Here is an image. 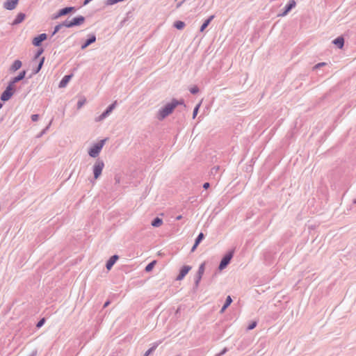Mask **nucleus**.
<instances>
[{
	"label": "nucleus",
	"mask_w": 356,
	"mask_h": 356,
	"mask_svg": "<svg viewBox=\"0 0 356 356\" xmlns=\"http://www.w3.org/2000/svg\"><path fill=\"white\" fill-rule=\"evenodd\" d=\"M184 104V100H176L172 99L170 103L167 104L163 108H161L158 114H157V118L159 120H163L165 117L169 115L170 113H172L174 109L178 106V105H183Z\"/></svg>",
	"instance_id": "obj_1"
},
{
	"label": "nucleus",
	"mask_w": 356,
	"mask_h": 356,
	"mask_svg": "<svg viewBox=\"0 0 356 356\" xmlns=\"http://www.w3.org/2000/svg\"><path fill=\"white\" fill-rule=\"evenodd\" d=\"M106 139H104L98 142L97 143L95 144L89 150L88 154L91 157H97L101 149H102L103 146L105 144Z\"/></svg>",
	"instance_id": "obj_2"
},
{
	"label": "nucleus",
	"mask_w": 356,
	"mask_h": 356,
	"mask_svg": "<svg viewBox=\"0 0 356 356\" xmlns=\"http://www.w3.org/2000/svg\"><path fill=\"white\" fill-rule=\"evenodd\" d=\"M85 21V18L83 16H79L73 18L72 20H66L63 22V26L67 28H70L74 26H79L83 24Z\"/></svg>",
	"instance_id": "obj_3"
},
{
	"label": "nucleus",
	"mask_w": 356,
	"mask_h": 356,
	"mask_svg": "<svg viewBox=\"0 0 356 356\" xmlns=\"http://www.w3.org/2000/svg\"><path fill=\"white\" fill-rule=\"evenodd\" d=\"M104 167V163L102 161H97L93 166V173L94 177L95 179H98L101 175L103 168Z\"/></svg>",
	"instance_id": "obj_4"
},
{
	"label": "nucleus",
	"mask_w": 356,
	"mask_h": 356,
	"mask_svg": "<svg viewBox=\"0 0 356 356\" xmlns=\"http://www.w3.org/2000/svg\"><path fill=\"white\" fill-rule=\"evenodd\" d=\"M15 91V86L13 83H9L5 91L2 93L1 99L2 101H8L13 95Z\"/></svg>",
	"instance_id": "obj_5"
},
{
	"label": "nucleus",
	"mask_w": 356,
	"mask_h": 356,
	"mask_svg": "<svg viewBox=\"0 0 356 356\" xmlns=\"http://www.w3.org/2000/svg\"><path fill=\"white\" fill-rule=\"evenodd\" d=\"M232 257L233 252H229V253H227L221 260L220 264L219 265V270H223L230 262Z\"/></svg>",
	"instance_id": "obj_6"
},
{
	"label": "nucleus",
	"mask_w": 356,
	"mask_h": 356,
	"mask_svg": "<svg viewBox=\"0 0 356 356\" xmlns=\"http://www.w3.org/2000/svg\"><path fill=\"white\" fill-rule=\"evenodd\" d=\"M47 38V34L42 33L37 37H35L33 40V44L38 47L41 44V42L45 40Z\"/></svg>",
	"instance_id": "obj_7"
},
{
	"label": "nucleus",
	"mask_w": 356,
	"mask_h": 356,
	"mask_svg": "<svg viewBox=\"0 0 356 356\" xmlns=\"http://www.w3.org/2000/svg\"><path fill=\"white\" fill-rule=\"evenodd\" d=\"M19 0H7L4 4L3 6L7 10H13L16 8Z\"/></svg>",
	"instance_id": "obj_8"
},
{
	"label": "nucleus",
	"mask_w": 356,
	"mask_h": 356,
	"mask_svg": "<svg viewBox=\"0 0 356 356\" xmlns=\"http://www.w3.org/2000/svg\"><path fill=\"white\" fill-rule=\"evenodd\" d=\"M74 7H67L65 8H63L58 11V13L54 17V19H57L61 16L65 15L70 13L71 11L74 10Z\"/></svg>",
	"instance_id": "obj_9"
},
{
	"label": "nucleus",
	"mask_w": 356,
	"mask_h": 356,
	"mask_svg": "<svg viewBox=\"0 0 356 356\" xmlns=\"http://www.w3.org/2000/svg\"><path fill=\"white\" fill-rule=\"evenodd\" d=\"M191 267L189 266H184L181 268L179 275L177 277V280H181L191 270Z\"/></svg>",
	"instance_id": "obj_10"
},
{
	"label": "nucleus",
	"mask_w": 356,
	"mask_h": 356,
	"mask_svg": "<svg viewBox=\"0 0 356 356\" xmlns=\"http://www.w3.org/2000/svg\"><path fill=\"white\" fill-rule=\"evenodd\" d=\"M116 105V102L113 103L111 105H110L108 108L104 111L99 118V120H103L104 118H106L109 113L114 109Z\"/></svg>",
	"instance_id": "obj_11"
},
{
	"label": "nucleus",
	"mask_w": 356,
	"mask_h": 356,
	"mask_svg": "<svg viewBox=\"0 0 356 356\" xmlns=\"http://www.w3.org/2000/svg\"><path fill=\"white\" fill-rule=\"evenodd\" d=\"M118 258L119 257L118 255H113L109 259V260L106 263V268L108 270H110L111 269V268L115 264V263L117 261Z\"/></svg>",
	"instance_id": "obj_12"
},
{
	"label": "nucleus",
	"mask_w": 356,
	"mask_h": 356,
	"mask_svg": "<svg viewBox=\"0 0 356 356\" xmlns=\"http://www.w3.org/2000/svg\"><path fill=\"white\" fill-rule=\"evenodd\" d=\"M72 77V74L65 76L60 81V82L59 83V87L65 88L67 86V84L68 83V82L70 81Z\"/></svg>",
	"instance_id": "obj_13"
},
{
	"label": "nucleus",
	"mask_w": 356,
	"mask_h": 356,
	"mask_svg": "<svg viewBox=\"0 0 356 356\" xmlns=\"http://www.w3.org/2000/svg\"><path fill=\"white\" fill-rule=\"evenodd\" d=\"M296 5L294 0H291L289 3L286 6L285 11L282 14V16H285Z\"/></svg>",
	"instance_id": "obj_14"
},
{
	"label": "nucleus",
	"mask_w": 356,
	"mask_h": 356,
	"mask_svg": "<svg viewBox=\"0 0 356 356\" xmlns=\"http://www.w3.org/2000/svg\"><path fill=\"white\" fill-rule=\"evenodd\" d=\"M25 75H26V71L21 72L18 76L13 78V79L10 81V83H13V86H14V84L15 83L23 79L24 78Z\"/></svg>",
	"instance_id": "obj_15"
},
{
	"label": "nucleus",
	"mask_w": 356,
	"mask_h": 356,
	"mask_svg": "<svg viewBox=\"0 0 356 356\" xmlns=\"http://www.w3.org/2000/svg\"><path fill=\"white\" fill-rule=\"evenodd\" d=\"M24 18H25V15L24 13H19L17 15L15 19L13 21V24L15 25V24H18L24 21Z\"/></svg>",
	"instance_id": "obj_16"
},
{
	"label": "nucleus",
	"mask_w": 356,
	"mask_h": 356,
	"mask_svg": "<svg viewBox=\"0 0 356 356\" xmlns=\"http://www.w3.org/2000/svg\"><path fill=\"white\" fill-rule=\"evenodd\" d=\"M333 43L338 46L339 48L341 49L343 46L344 40L341 37H339L334 40Z\"/></svg>",
	"instance_id": "obj_17"
},
{
	"label": "nucleus",
	"mask_w": 356,
	"mask_h": 356,
	"mask_svg": "<svg viewBox=\"0 0 356 356\" xmlns=\"http://www.w3.org/2000/svg\"><path fill=\"white\" fill-rule=\"evenodd\" d=\"M22 67V62L19 60H15L12 65L10 70L12 71H17Z\"/></svg>",
	"instance_id": "obj_18"
},
{
	"label": "nucleus",
	"mask_w": 356,
	"mask_h": 356,
	"mask_svg": "<svg viewBox=\"0 0 356 356\" xmlns=\"http://www.w3.org/2000/svg\"><path fill=\"white\" fill-rule=\"evenodd\" d=\"M214 18V16L213 15H211L209 17V19H207L204 23L200 27V31L202 32L204 31V29L208 26V25L209 24V23L211 22V21Z\"/></svg>",
	"instance_id": "obj_19"
},
{
	"label": "nucleus",
	"mask_w": 356,
	"mask_h": 356,
	"mask_svg": "<svg viewBox=\"0 0 356 356\" xmlns=\"http://www.w3.org/2000/svg\"><path fill=\"white\" fill-rule=\"evenodd\" d=\"M232 298L228 296L227 297V299H226V302H225V304L224 305V306L222 307L221 309V311L220 312L221 313H223L225 312V310L230 305V304L232 303Z\"/></svg>",
	"instance_id": "obj_20"
},
{
	"label": "nucleus",
	"mask_w": 356,
	"mask_h": 356,
	"mask_svg": "<svg viewBox=\"0 0 356 356\" xmlns=\"http://www.w3.org/2000/svg\"><path fill=\"white\" fill-rule=\"evenodd\" d=\"M96 40V38L95 35H92V37H90L88 40H87V41L86 42V43L82 45L81 47V49H86L88 46H89L90 44L93 43Z\"/></svg>",
	"instance_id": "obj_21"
},
{
	"label": "nucleus",
	"mask_w": 356,
	"mask_h": 356,
	"mask_svg": "<svg viewBox=\"0 0 356 356\" xmlns=\"http://www.w3.org/2000/svg\"><path fill=\"white\" fill-rule=\"evenodd\" d=\"M204 263L200 265V266L199 267V270H198V278H197V283L201 280L202 278V275L204 274Z\"/></svg>",
	"instance_id": "obj_22"
},
{
	"label": "nucleus",
	"mask_w": 356,
	"mask_h": 356,
	"mask_svg": "<svg viewBox=\"0 0 356 356\" xmlns=\"http://www.w3.org/2000/svg\"><path fill=\"white\" fill-rule=\"evenodd\" d=\"M163 224V220L159 218H156L152 222V225L155 227H160Z\"/></svg>",
	"instance_id": "obj_23"
},
{
	"label": "nucleus",
	"mask_w": 356,
	"mask_h": 356,
	"mask_svg": "<svg viewBox=\"0 0 356 356\" xmlns=\"http://www.w3.org/2000/svg\"><path fill=\"white\" fill-rule=\"evenodd\" d=\"M156 261L154 260L153 261H152L151 263H149L146 267H145V270L147 272H150L153 268L154 267L155 264H156Z\"/></svg>",
	"instance_id": "obj_24"
},
{
	"label": "nucleus",
	"mask_w": 356,
	"mask_h": 356,
	"mask_svg": "<svg viewBox=\"0 0 356 356\" xmlns=\"http://www.w3.org/2000/svg\"><path fill=\"white\" fill-rule=\"evenodd\" d=\"M174 26L177 29H182L184 27L185 24L183 22H181V21H177V22H175Z\"/></svg>",
	"instance_id": "obj_25"
},
{
	"label": "nucleus",
	"mask_w": 356,
	"mask_h": 356,
	"mask_svg": "<svg viewBox=\"0 0 356 356\" xmlns=\"http://www.w3.org/2000/svg\"><path fill=\"white\" fill-rule=\"evenodd\" d=\"M202 104V101L195 106L194 111H193V118H195L198 113V111H199V108L200 107V105Z\"/></svg>",
	"instance_id": "obj_26"
},
{
	"label": "nucleus",
	"mask_w": 356,
	"mask_h": 356,
	"mask_svg": "<svg viewBox=\"0 0 356 356\" xmlns=\"http://www.w3.org/2000/svg\"><path fill=\"white\" fill-rule=\"evenodd\" d=\"M204 238V234L202 233H200L197 238L195 240L196 245H199V243L201 242V241Z\"/></svg>",
	"instance_id": "obj_27"
},
{
	"label": "nucleus",
	"mask_w": 356,
	"mask_h": 356,
	"mask_svg": "<svg viewBox=\"0 0 356 356\" xmlns=\"http://www.w3.org/2000/svg\"><path fill=\"white\" fill-rule=\"evenodd\" d=\"M156 345L154 346L153 347L150 348L148 350L146 351L144 356H149V354H151L156 348Z\"/></svg>",
	"instance_id": "obj_28"
},
{
	"label": "nucleus",
	"mask_w": 356,
	"mask_h": 356,
	"mask_svg": "<svg viewBox=\"0 0 356 356\" xmlns=\"http://www.w3.org/2000/svg\"><path fill=\"white\" fill-rule=\"evenodd\" d=\"M44 58L42 57L40 61V63L38 65L37 70H35V73H38L40 70V69L42 68V66L44 63Z\"/></svg>",
	"instance_id": "obj_29"
},
{
	"label": "nucleus",
	"mask_w": 356,
	"mask_h": 356,
	"mask_svg": "<svg viewBox=\"0 0 356 356\" xmlns=\"http://www.w3.org/2000/svg\"><path fill=\"white\" fill-rule=\"evenodd\" d=\"M86 99L85 98L81 99L77 103L78 108H81V106L86 103Z\"/></svg>",
	"instance_id": "obj_30"
},
{
	"label": "nucleus",
	"mask_w": 356,
	"mask_h": 356,
	"mask_svg": "<svg viewBox=\"0 0 356 356\" xmlns=\"http://www.w3.org/2000/svg\"><path fill=\"white\" fill-rule=\"evenodd\" d=\"M62 26H64L63 23L56 25L54 28V31L53 34H55L56 33H57Z\"/></svg>",
	"instance_id": "obj_31"
},
{
	"label": "nucleus",
	"mask_w": 356,
	"mask_h": 356,
	"mask_svg": "<svg viewBox=\"0 0 356 356\" xmlns=\"http://www.w3.org/2000/svg\"><path fill=\"white\" fill-rule=\"evenodd\" d=\"M190 91L191 93L195 94V93L198 92L199 89L197 86H193L191 88H190Z\"/></svg>",
	"instance_id": "obj_32"
},
{
	"label": "nucleus",
	"mask_w": 356,
	"mask_h": 356,
	"mask_svg": "<svg viewBox=\"0 0 356 356\" xmlns=\"http://www.w3.org/2000/svg\"><path fill=\"white\" fill-rule=\"evenodd\" d=\"M44 318H42L38 323H37V327H40L41 326L43 325V324L44 323Z\"/></svg>",
	"instance_id": "obj_33"
},
{
	"label": "nucleus",
	"mask_w": 356,
	"mask_h": 356,
	"mask_svg": "<svg viewBox=\"0 0 356 356\" xmlns=\"http://www.w3.org/2000/svg\"><path fill=\"white\" fill-rule=\"evenodd\" d=\"M257 325V323L256 322H253L248 327V330H252L254 329Z\"/></svg>",
	"instance_id": "obj_34"
},
{
	"label": "nucleus",
	"mask_w": 356,
	"mask_h": 356,
	"mask_svg": "<svg viewBox=\"0 0 356 356\" xmlns=\"http://www.w3.org/2000/svg\"><path fill=\"white\" fill-rule=\"evenodd\" d=\"M38 115H36V114H34V115H31V120L33 121V122H35L38 120Z\"/></svg>",
	"instance_id": "obj_35"
},
{
	"label": "nucleus",
	"mask_w": 356,
	"mask_h": 356,
	"mask_svg": "<svg viewBox=\"0 0 356 356\" xmlns=\"http://www.w3.org/2000/svg\"><path fill=\"white\" fill-rule=\"evenodd\" d=\"M209 183L206 182V183H204V184H203V188H204V189H207V188H209Z\"/></svg>",
	"instance_id": "obj_36"
},
{
	"label": "nucleus",
	"mask_w": 356,
	"mask_h": 356,
	"mask_svg": "<svg viewBox=\"0 0 356 356\" xmlns=\"http://www.w3.org/2000/svg\"><path fill=\"white\" fill-rule=\"evenodd\" d=\"M198 245H196V243L195 242V244L193 245L192 249H191V252H194L195 250V249L197 248Z\"/></svg>",
	"instance_id": "obj_37"
},
{
	"label": "nucleus",
	"mask_w": 356,
	"mask_h": 356,
	"mask_svg": "<svg viewBox=\"0 0 356 356\" xmlns=\"http://www.w3.org/2000/svg\"><path fill=\"white\" fill-rule=\"evenodd\" d=\"M42 51H43V50H42V49L40 50V51L38 52V54H37V55H36L35 58L39 57V56H40V55L42 53Z\"/></svg>",
	"instance_id": "obj_38"
},
{
	"label": "nucleus",
	"mask_w": 356,
	"mask_h": 356,
	"mask_svg": "<svg viewBox=\"0 0 356 356\" xmlns=\"http://www.w3.org/2000/svg\"><path fill=\"white\" fill-rule=\"evenodd\" d=\"M181 216H178L176 218L177 220H181Z\"/></svg>",
	"instance_id": "obj_39"
},
{
	"label": "nucleus",
	"mask_w": 356,
	"mask_h": 356,
	"mask_svg": "<svg viewBox=\"0 0 356 356\" xmlns=\"http://www.w3.org/2000/svg\"><path fill=\"white\" fill-rule=\"evenodd\" d=\"M325 65V63H324L318 64V65H321V66H323V65Z\"/></svg>",
	"instance_id": "obj_40"
},
{
	"label": "nucleus",
	"mask_w": 356,
	"mask_h": 356,
	"mask_svg": "<svg viewBox=\"0 0 356 356\" xmlns=\"http://www.w3.org/2000/svg\"><path fill=\"white\" fill-rule=\"evenodd\" d=\"M108 305V302H106L104 307H106Z\"/></svg>",
	"instance_id": "obj_41"
},
{
	"label": "nucleus",
	"mask_w": 356,
	"mask_h": 356,
	"mask_svg": "<svg viewBox=\"0 0 356 356\" xmlns=\"http://www.w3.org/2000/svg\"><path fill=\"white\" fill-rule=\"evenodd\" d=\"M2 105L0 104V108H1Z\"/></svg>",
	"instance_id": "obj_42"
}]
</instances>
